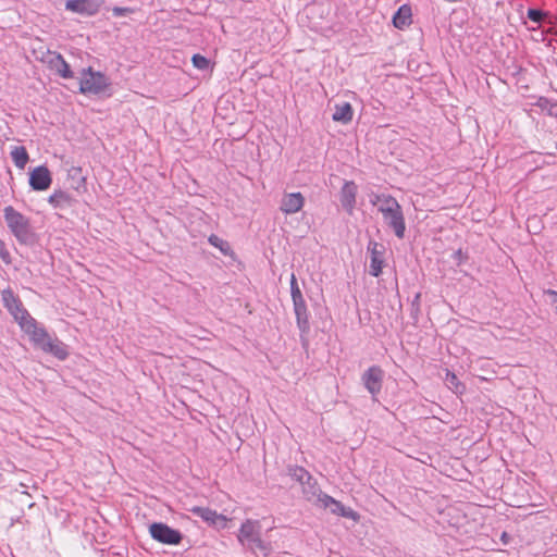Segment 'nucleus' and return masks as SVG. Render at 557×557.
Segmentation results:
<instances>
[{"mask_svg": "<svg viewBox=\"0 0 557 557\" xmlns=\"http://www.w3.org/2000/svg\"><path fill=\"white\" fill-rule=\"evenodd\" d=\"M3 215L8 227L18 243L29 245L35 242V234L28 218L15 210L12 206H7L3 209Z\"/></svg>", "mask_w": 557, "mask_h": 557, "instance_id": "obj_1", "label": "nucleus"}, {"mask_svg": "<svg viewBox=\"0 0 557 557\" xmlns=\"http://www.w3.org/2000/svg\"><path fill=\"white\" fill-rule=\"evenodd\" d=\"M261 525L257 520L247 519L240 525V529L237 534V540L240 545L247 549L256 550H264L265 544L261 540L260 536Z\"/></svg>", "mask_w": 557, "mask_h": 557, "instance_id": "obj_2", "label": "nucleus"}, {"mask_svg": "<svg viewBox=\"0 0 557 557\" xmlns=\"http://www.w3.org/2000/svg\"><path fill=\"white\" fill-rule=\"evenodd\" d=\"M290 295L293 299L294 312L296 315L297 326L301 334H306L309 332V314L307 310V305L302 293L298 286L296 275L292 273L290 276Z\"/></svg>", "mask_w": 557, "mask_h": 557, "instance_id": "obj_3", "label": "nucleus"}, {"mask_svg": "<svg viewBox=\"0 0 557 557\" xmlns=\"http://www.w3.org/2000/svg\"><path fill=\"white\" fill-rule=\"evenodd\" d=\"M110 86L109 78L101 72H96L91 67L82 71L79 82V91L82 94L99 95Z\"/></svg>", "mask_w": 557, "mask_h": 557, "instance_id": "obj_4", "label": "nucleus"}, {"mask_svg": "<svg viewBox=\"0 0 557 557\" xmlns=\"http://www.w3.org/2000/svg\"><path fill=\"white\" fill-rule=\"evenodd\" d=\"M149 533L154 541L166 545H178L183 540V534L178 530L163 522L150 524Z\"/></svg>", "mask_w": 557, "mask_h": 557, "instance_id": "obj_5", "label": "nucleus"}, {"mask_svg": "<svg viewBox=\"0 0 557 557\" xmlns=\"http://www.w3.org/2000/svg\"><path fill=\"white\" fill-rule=\"evenodd\" d=\"M23 332H25L33 344L37 348H41L46 341H49L50 334L46 331V329L32 317H24V321L18 324Z\"/></svg>", "mask_w": 557, "mask_h": 557, "instance_id": "obj_6", "label": "nucleus"}, {"mask_svg": "<svg viewBox=\"0 0 557 557\" xmlns=\"http://www.w3.org/2000/svg\"><path fill=\"white\" fill-rule=\"evenodd\" d=\"M382 215L387 226L394 231L399 239H403L406 232V222L401 206L395 207L392 210H387L386 208Z\"/></svg>", "mask_w": 557, "mask_h": 557, "instance_id": "obj_7", "label": "nucleus"}, {"mask_svg": "<svg viewBox=\"0 0 557 557\" xmlns=\"http://www.w3.org/2000/svg\"><path fill=\"white\" fill-rule=\"evenodd\" d=\"M384 379V372L379 366H372L361 376L362 383L367 391L372 395V397H376L382 389Z\"/></svg>", "mask_w": 557, "mask_h": 557, "instance_id": "obj_8", "label": "nucleus"}, {"mask_svg": "<svg viewBox=\"0 0 557 557\" xmlns=\"http://www.w3.org/2000/svg\"><path fill=\"white\" fill-rule=\"evenodd\" d=\"M1 297L3 306L10 311L18 324L24 321V317L28 318L30 315L28 311L23 308L21 300L11 289H3Z\"/></svg>", "mask_w": 557, "mask_h": 557, "instance_id": "obj_9", "label": "nucleus"}, {"mask_svg": "<svg viewBox=\"0 0 557 557\" xmlns=\"http://www.w3.org/2000/svg\"><path fill=\"white\" fill-rule=\"evenodd\" d=\"M368 251L370 252V270L369 273L377 277L382 273L383 264H384V253L385 247L383 244H380L374 240H370L368 244Z\"/></svg>", "mask_w": 557, "mask_h": 557, "instance_id": "obj_10", "label": "nucleus"}, {"mask_svg": "<svg viewBox=\"0 0 557 557\" xmlns=\"http://www.w3.org/2000/svg\"><path fill=\"white\" fill-rule=\"evenodd\" d=\"M52 177L49 169L45 165H39L33 169L29 173V186L33 190L42 191L50 187Z\"/></svg>", "mask_w": 557, "mask_h": 557, "instance_id": "obj_11", "label": "nucleus"}, {"mask_svg": "<svg viewBox=\"0 0 557 557\" xmlns=\"http://www.w3.org/2000/svg\"><path fill=\"white\" fill-rule=\"evenodd\" d=\"M319 507L323 509H329L332 513L345 518H350L356 520L357 513L351 509L345 507L341 502L336 500L332 496L324 494L319 498Z\"/></svg>", "mask_w": 557, "mask_h": 557, "instance_id": "obj_12", "label": "nucleus"}, {"mask_svg": "<svg viewBox=\"0 0 557 557\" xmlns=\"http://www.w3.org/2000/svg\"><path fill=\"white\" fill-rule=\"evenodd\" d=\"M357 185L352 181H346L339 193L342 207L351 214L356 207Z\"/></svg>", "mask_w": 557, "mask_h": 557, "instance_id": "obj_13", "label": "nucleus"}, {"mask_svg": "<svg viewBox=\"0 0 557 557\" xmlns=\"http://www.w3.org/2000/svg\"><path fill=\"white\" fill-rule=\"evenodd\" d=\"M305 205V197L301 193L285 194L281 200L280 210L285 214L299 212Z\"/></svg>", "mask_w": 557, "mask_h": 557, "instance_id": "obj_14", "label": "nucleus"}, {"mask_svg": "<svg viewBox=\"0 0 557 557\" xmlns=\"http://www.w3.org/2000/svg\"><path fill=\"white\" fill-rule=\"evenodd\" d=\"M190 512H193L195 516L201 518L203 521L211 525H222L225 527L226 524V517L223 515L218 513L215 510H212L208 507H199L195 506L190 508Z\"/></svg>", "mask_w": 557, "mask_h": 557, "instance_id": "obj_15", "label": "nucleus"}, {"mask_svg": "<svg viewBox=\"0 0 557 557\" xmlns=\"http://www.w3.org/2000/svg\"><path fill=\"white\" fill-rule=\"evenodd\" d=\"M44 352L50 354L59 360H65L69 356L67 346L61 342L58 337L49 336V341H46L40 348Z\"/></svg>", "mask_w": 557, "mask_h": 557, "instance_id": "obj_16", "label": "nucleus"}, {"mask_svg": "<svg viewBox=\"0 0 557 557\" xmlns=\"http://www.w3.org/2000/svg\"><path fill=\"white\" fill-rule=\"evenodd\" d=\"M48 63L50 67L55 71L63 78H72L73 72L69 63L59 52H49Z\"/></svg>", "mask_w": 557, "mask_h": 557, "instance_id": "obj_17", "label": "nucleus"}, {"mask_svg": "<svg viewBox=\"0 0 557 557\" xmlns=\"http://www.w3.org/2000/svg\"><path fill=\"white\" fill-rule=\"evenodd\" d=\"M48 202L54 208L65 210L75 203V199L72 195L64 190H54L48 198Z\"/></svg>", "mask_w": 557, "mask_h": 557, "instance_id": "obj_18", "label": "nucleus"}, {"mask_svg": "<svg viewBox=\"0 0 557 557\" xmlns=\"http://www.w3.org/2000/svg\"><path fill=\"white\" fill-rule=\"evenodd\" d=\"M412 23V10L409 4H403L393 16V24L398 29H404Z\"/></svg>", "mask_w": 557, "mask_h": 557, "instance_id": "obj_19", "label": "nucleus"}, {"mask_svg": "<svg viewBox=\"0 0 557 557\" xmlns=\"http://www.w3.org/2000/svg\"><path fill=\"white\" fill-rule=\"evenodd\" d=\"M301 486L305 498L318 506L319 498L324 496L325 493L321 492L317 480L311 476V480H307L306 483H304Z\"/></svg>", "mask_w": 557, "mask_h": 557, "instance_id": "obj_20", "label": "nucleus"}, {"mask_svg": "<svg viewBox=\"0 0 557 557\" xmlns=\"http://www.w3.org/2000/svg\"><path fill=\"white\" fill-rule=\"evenodd\" d=\"M65 9L75 13L91 15L97 11V8L90 0H67Z\"/></svg>", "mask_w": 557, "mask_h": 557, "instance_id": "obj_21", "label": "nucleus"}, {"mask_svg": "<svg viewBox=\"0 0 557 557\" xmlns=\"http://www.w3.org/2000/svg\"><path fill=\"white\" fill-rule=\"evenodd\" d=\"M352 107L348 102H344L342 104L335 106V112L333 113V120L336 122H342L344 124L350 122L352 120Z\"/></svg>", "mask_w": 557, "mask_h": 557, "instance_id": "obj_22", "label": "nucleus"}, {"mask_svg": "<svg viewBox=\"0 0 557 557\" xmlns=\"http://www.w3.org/2000/svg\"><path fill=\"white\" fill-rule=\"evenodd\" d=\"M10 156L14 165L20 170H23L29 161L28 152L24 146L13 147V149L10 152Z\"/></svg>", "mask_w": 557, "mask_h": 557, "instance_id": "obj_23", "label": "nucleus"}, {"mask_svg": "<svg viewBox=\"0 0 557 557\" xmlns=\"http://www.w3.org/2000/svg\"><path fill=\"white\" fill-rule=\"evenodd\" d=\"M287 474L300 485L306 483L307 480H311V474L300 466H289L287 468Z\"/></svg>", "mask_w": 557, "mask_h": 557, "instance_id": "obj_24", "label": "nucleus"}, {"mask_svg": "<svg viewBox=\"0 0 557 557\" xmlns=\"http://www.w3.org/2000/svg\"><path fill=\"white\" fill-rule=\"evenodd\" d=\"M444 380L448 388L456 394H461L465 391V385L458 380L454 372L447 370Z\"/></svg>", "mask_w": 557, "mask_h": 557, "instance_id": "obj_25", "label": "nucleus"}, {"mask_svg": "<svg viewBox=\"0 0 557 557\" xmlns=\"http://www.w3.org/2000/svg\"><path fill=\"white\" fill-rule=\"evenodd\" d=\"M208 240L213 247L218 248L224 256H228L232 253L230 244L226 240L220 238L219 236L212 234L209 236Z\"/></svg>", "mask_w": 557, "mask_h": 557, "instance_id": "obj_26", "label": "nucleus"}, {"mask_svg": "<svg viewBox=\"0 0 557 557\" xmlns=\"http://www.w3.org/2000/svg\"><path fill=\"white\" fill-rule=\"evenodd\" d=\"M399 202L391 195L382 194L381 203L377 208L380 213H384L385 209L392 210L395 207H399Z\"/></svg>", "mask_w": 557, "mask_h": 557, "instance_id": "obj_27", "label": "nucleus"}, {"mask_svg": "<svg viewBox=\"0 0 557 557\" xmlns=\"http://www.w3.org/2000/svg\"><path fill=\"white\" fill-rule=\"evenodd\" d=\"M193 65L201 71H206L210 66V61L205 55L196 53L191 58Z\"/></svg>", "mask_w": 557, "mask_h": 557, "instance_id": "obj_28", "label": "nucleus"}, {"mask_svg": "<svg viewBox=\"0 0 557 557\" xmlns=\"http://www.w3.org/2000/svg\"><path fill=\"white\" fill-rule=\"evenodd\" d=\"M546 16L547 13L540 9L528 10V17L535 23H541Z\"/></svg>", "mask_w": 557, "mask_h": 557, "instance_id": "obj_29", "label": "nucleus"}, {"mask_svg": "<svg viewBox=\"0 0 557 557\" xmlns=\"http://www.w3.org/2000/svg\"><path fill=\"white\" fill-rule=\"evenodd\" d=\"M0 258L5 264H10L12 262L11 255L7 249L4 242L1 239H0Z\"/></svg>", "mask_w": 557, "mask_h": 557, "instance_id": "obj_30", "label": "nucleus"}, {"mask_svg": "<svg viewBox=\"0 0 557 557\" xmlns=\"http://www.w3.org/2000/svg\"><path fill=\"white\" fill-rule=\"evenodd\" d=\"M381 198H382V194H372L370 196V202L372 206H376L377 208L380 207V203H381Z\"/></svg>", "mask_w": 557, "mask_h": 557, "instance_id": "obj_31", "label": "nucleus"}, {"mask_svg": "<svg viewBox=\"0 0 557 557\" xmlns=\"http://www.w3.org/2000/svg\"><path fill=\"white\" fill-rule=\"evenodd\" d=\"M548 113L549 115L557 117V102L549 103Z\"/></svg>", "mask_w": 557, "mask_h": 557, "instance_id": "obj_32", "label": "nucleus"}, {"mask_svg": "<svg viewBox=\"0 0 557 557\" xmlns=\"http://www.w3.org/2000/svg\"><path fill=\"white\" fill-rule=\"evenodd\" d=\"M455 256H456V258H458L459 260H461L462 251L459 249L458 251H456Z\"/></svg>", "mask_w": 557, "mask_h": 557, "instance_id": "obj_33", "label": "nucleus"}, {"mask_svg": "<svg viewBox=\"0 0 557 557\" xmlns=\"http://www.w3.org/2000/svg\"><path fill=\"white\" fill-rule=\"evenodd\" d=\"M419 299H420V294H417V295L414 296V299H413L412 305L414 306L416 304H418V302H419Z\"/></svg>", "mask_w": 557, "mask_h": 557, "instance_id": "obj_34", "label": "nucleus"}, {"mask_svg": "<svg viewBox=\"0 0 557 557\" xmlns=\"http://www.w3.org/2000/svg\"><path fill=\"white\" fill-rule=\"evenodd\" d=\"M548 293L552 294V295L557 296V292H555V290H549Z\"/></svg>", "mask_w": 557, "mask_h": 557, "instance_id": "obj_35", "label": "nucleus"}]
</instances>
